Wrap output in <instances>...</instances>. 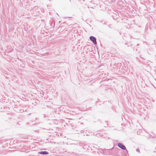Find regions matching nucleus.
<instances>
[{
	"label": "nucleus",
	"mask_w": 156,
	"mask_h": 156,
	"mask_svg": "<svg viewBox=\"0 0 156 156\" xmlns=\"http://www.w3.org/2000/svg\"><path fill=\"white\" fill-rule=\"evenodd\" d=\"M90 39L93 42L94 44H97L96 39L95 37L91 36L90 37Z\"/></svg>",
	"instance_id": "nucleus-1"
},
{
	"label": "nucleus",
	"mask_w": 156,
	"mask_h": 156,
	"mask_svg": "<svg viewBox=\"0 0 156 156\" xmlns=\"http://www.w3.org/2000/svg\"><path fill=\"white\" fill-rule=\"evenodd\" d=\"M118 146L122 150H125L126 149L125 147L121 143H119L118 144Z\"/></svg>",
	"instance_id": "nucleus-2"
},
{
	"label": "nucleus",
	"mask_w": 156,
	"mask_h": 156,
	"mask_svg": "<svg viewBox=\"0 0 156 156\" xmlns=\"http://www.w3.org/2000/svg\"><path fill=\"white\" fill-rule=\"evenodd\" d=\"M39 153L42 154H49L48 152L46 151H41L39 152Z\"/></svg>",
	"instance_id": "nucleus-3"
},
{
	"label": "nucleus",
	"mask_w": 156,
	"mask_h": 156,
	"mask_svg": "<svg viewBox=\"0 0 156 156\" xmlns=\"http://www.w3.org/2000/svg\"><path fill=\"white\" fill-rule=\"evenodd\" d=\"M139 151V149H136V151H137V152H138V151Z\"/></svg>",
	"instance_id": "nucleus-4"
},
{
	"label": "nucleus",
	"mask_w": 156,
	"mask_h": 156,
	"mask_svg": "<svg viewBox=\"0 0 156 156\" xmlns=\"http://www.w3.org/2000/svg\"><path fill=\"white\" fill-rule=\"evenodd\" d=\"M155 72H156V70H155Z\"/></svg>",
	"instance_id": "nucleus-5"
}]
</instances>
